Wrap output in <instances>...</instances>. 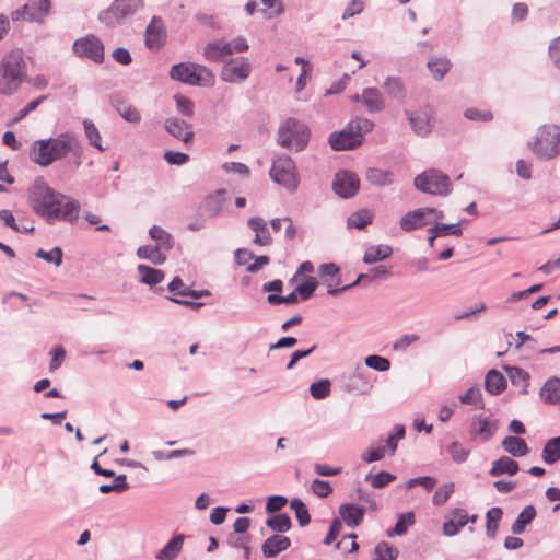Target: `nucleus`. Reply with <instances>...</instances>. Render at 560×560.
<instances>
[{
  "mask_svg": "<svg viewBox=\"0 0 560 560\" xmlns=\"http://www.w3.org/2000/svg\"><path fill=\"white\" fill-rule=\"evenodd\" d=\"M413 185L418 190L429 195L446 197L452 191L450 177L436 168H430L417 175Z\"/></svg>",
  "mask_w": 560,
  "mask_h": 560,
  "instance_id": "obj_8",
  "label": "nucleus"
},
{
  "mask_svg": "<svg viewBox=\"0 0 560 560\" xmlns=\"http://www.w3.org/2000/svg\"><path fill=\"white\" fill-rule=\"evenodd\" d=\"M540 398L550 405L560 402V377L552 376L548 378L539 392Z\"/></svg>",
  "mask_w": 560,
  "mask_h": 560,
  "instance_id": "obj_27",
  "label": "nucleus"
},
{
  "mask_svg": "<svg viewBox=\"0 0 560 560\" xmlns=\"http://www.w3.org/2000/svg\"><path fill=\"white\" fill-rule=\"evenodd\" d=\"M143 7V0H114L106 10L100 12L98 20L107 27H115L132 18Z\"/></svg>",
  "mask_w": 560,
  "mask_h": 560,
  "instance_id": "obj_7",
  "label": "nucleus"
},
{
  "mask_svg": "<svg viewBox=\"0 0 560 560\" xmlns=\"http://www.w3.org/2000/svg\"><path fill=\"white\" fill-rule=\"evenodd\" d=\"M137 270L140 275V281L151 287L159 284L164 279V273L162 270L152 268L147 265H139Z\"/></svg>",
  "mask_w": 560,
  "mask_h": 560,
  "instance_id": "obj_38",
  "label": "nucleus"
},
{
  "mask_svg": "<svg viewBox=\"0 0 560 560\" xmlns=\"http://www.w3.org/2000/svg\"><path fill=\"white\" fill-rule=\"evenodd\" d=\"M290 546L291 540L289 537L275 534L264 541L261 546V551L266 558H275L281 551L287 550Z\"/></svg>",
  "mask_w": 560,
  "mask_h": 560,
  "instance_id": "obj_20",
  "label": "nucleus"
},
{
  "mask_svg": "<svg viewBox=\"0 0 560 560\" xmlns=\"http://www.w3.org/2000/svg\"><path fill=\"white\" fill-rule=\"evenodd\" d=\"M413 524H415L413 512H406V513L399 514L396 525L393 528L387 529L386 535L388 537L405 535L408 530V527Z\"/></svg>",
  "mask_w": 560,
  "mask_h": 560,
  "instance_id": "obj_41",
  "label": "nucleus"
},
{
  "mask_svg": "<svg viewBox=\"0 0 560 560\" xmlns=\"http://www.w3.org/2000/svg\"><path fill=\"white\" fill-rule=\"evenodd\" d=\"M176 108L184 116L191 117L194 115V103L188 97L175 95Z\"/></svg>",
  "mask_w": 560,
  "mask_h": 560,
  "instance_id": "obj_62",
  "label": "nucleus"
},
{
  "mask_svg": "<svg viewBox=\"0 0 560 560\" xmlns=\"http://www.w3.org/2000/svg\"><path fill=\"white\" fill-rule=\"evenodd\" d=\"M541 457L547 465H552L560 459V436L552 438L546 442Z\"/></svg>",
  "mask_w": 560,
  "mask_h": 560,
  "instance_id": "obj_40",
  "label": "nucleus"
},
{
  "mask_svg": "<svg viewBox=\"0 0 560 560\" xmlns=\"http://www.w3.org/2000/svg\"><path fill=\"white\" fill-rule=\"evenodd\" d=\"M499 421L497 419L475 415L471 418L469 434L470 438L479 439L481 442L489 441L497 432Z\"/></svg>",
  "mask_w": 560,
  "mask_h": 560,
  "instance_id": "obj_15",
  "label": "nucleus"
},
{
  "mask_svg": "<svg viewBox=\"0 0 560 560\" xmlns=\"http://www.w3.org/2000/svg\"><path fill=\"white\" fill-rule=\"evenodd\" d=\"M383 88L385 89L388 96L393 98L404 100L406 96V90L402 80L398 77L386 78Z\"/></svg>",
  "mask_w": 560,
  "mask_h": 560,
  "instance_id": "obj_43",
  "label": "nucleus"
},
{
  "mask_svg": "<svg viewBox=\"0 0 560 560\" xmlns=\"http://www.w3.org/2000/svg\"><path fill=\"white\" fill-rule=\"evenodd\" d=\"M361 103L369 113H380L385 107L384 97L376 88H365L361 94Z\"/></svg>",
  "mask_w": 560,
  "mask_h": 560,
  "instance_id": "obj_22",
  "label": "nucleus"
},
{
  "mask_svg": "<svg viewBox=\"0 0 560 560\" xmlns=\"http://www.w3.org/2000/svg\"><path fill=\"white\" fill-rule=\"evenodd\" d=\"M454 492V483L448 482L438 488L435 491L432 503L436 506L443 505L450 499L451 494Z\"/></svg>",
  "mask_w": 560,
  "mask_h": 560,
  "instance_id": "obj_58",
  "label": "nucleus"
},
{
  "mask_svg": "<svg viewBox=\"0 0 560 560\" xmlns=\"http://www.w3.org/2000/svg\"><path fill=\"white\" fill-rule=\"evenodd\" d=\"M318 283L314 277H308L303 283L299 284L295 290L302 300H308L315 292Z\"/></svg>",
  "mask_w": 560,
  "mask_h": 560,
  "instance_id": "obj_59",
  "label": "nucleus"
},
{
  "mask_svg": "<svg viewBox=\"0 0 560 560\" xmlns=\"http://www.w3.org/2000/svg\"><path fill=\"white\" fill-rule=\"evenodd\" d=\"M226 201V190L218 189L206 197L201 208L209 217H217L223 209Z\"/></svg>",
  "mask_w": 560,
  "mask_h": 560,
  "instance_id": "obj_23",
  "label": "nucleus"
},
{
  "mask_svg": "<svg viewBox=\"0 0 560 560\" xmlns=\"http://www.w3.org/2000/svg\"><path fill=\"white\" fill-rule=\"evenodd\" d=\"M406 434L405 427L402 424H396L393 429V431L389 433L388 438L386 439V445L384 446L386 448V454L394 455L398 442L404 439Z\"/></svg>",
  "mask_w": 560,
  "mask_h": 560,
  "instance_id": "obj_48",
  "label": "nucleus"
},
{
  "mask_svg": "<svg viewBox=\"0 0 560 560\" xmlns=\"http://www.w3.org/2000/svg\"><path fill=\"white\" fill-rule=\"evenodd\" d=\"M270 178L290 191H295L299 177L294 161L288 155L277 158L270 168Z\"/></svg>",
  "mask_w": 560,
  "mask_h": 560,
  "instance_id": "obj_10",
  "label": "nucleus"
},
{
  "mask_svg": "<svg viewBox=\"0 0 560 560\" xmlns=\"http://www.w3.org/2000/svg\"><path fill=\"white\" fill-rule=\"evenodd\" d=\"M339 515L348 527H358L364 517L365 509L353 503H345L339 506Z\"/></svg>",
  "mask_w": 560,
  "mask_h": 560,
  "instance_id": "obj_21",
  "label": "nucleus"
},
{
  "mask_svg": "<svg viewBox=\"0 0 560 560\" xmlns=\"http://www.w3.org/2000/svg\"><path fill=\"white\" fill-rule=\"evenodd\" d=\"M502 514V509L497 506L486 513V532L489 537L495 536Z\"/></svg>",
  "mask_w": 560,
  "mask_h": 560,
  "instance_id": "obj_47",
  "label": "nucleus"
},
{
  "mask_svg": "<svg viewBox=\"0 0 560 560\" xmlns=\"http://www.w3.org/2000/svg\"><path fill=\"white\" fill-rule=\"evenodd\" d=\"M503 450L514 457H522L528 454L529 448L523 439L516 436H506L502 441Z\"/></svg>",
  "mask_w": 560,
  "mask_h": 560,
  "instance_id": "obj_32",
  "label": "nucleus"
},
{
  "mask_svg": "<svg viewBox=\"0 0 560 560\" xmlns=\"http://www.w3.org/2000/svg\"><path fill=\"white\" fill-rule=\"evenodd\" d=\"M533 152L544 160H550L560 154V127L542 126L532 145Z\"/></svg>",
  "mask_w": 560,
  "mask_h": 560,
  "instance_id": "obj_9",
  "label": "nucleus"
},
{
  "mask_svg": "<svg viewBox=\"0 0 560 560\" xmlns=\"http://www.w3.org/2000/svg\"><path fill=\"white\" fill-rule=\"evenodd\" d=\"M536 517V509L534 505L525 506L522 512L517 515L516 520L512 524L511 530L514 535H521L524 533L527 525H529Z\"/></svg>",
  "mask_w": 560,
  "mask_h": 560,
  "instance_id": "obj_33",
  "label": "nucleus"
},
{
  "mask_svg": "<svg viewBox=\"0 0 560 560\" xmlns=\"http://www.w3.org/2000/svg\"><path fill=\"white\" fill-rule=\"evenodd\" d=\"M50 0H27L22 8L11 13V18L13 21L26 20L43 23L50 13Z\"/></svg>",
  "mask_w": 560,
  "mask_h": 560,
  "instance_id": "obj_11",
  "label": "nucleus"
},
{
  "mask_svg": "<svg viewBox=\"0 0 560 560\" xmlns=\"http://www.w3.org/2000/svg\"><path fill=\"white\" fill-rule=\"evenodd\" d=\"M511 383L514 386L521 387L520 393L526 395L528 393V385L530 375L527 371L518 366H504Z\"/></svg>",
  "mask_w": 560,
  "mask_h": 560,
  "instance_id": "obj_29",
  "label": "nucleus"
},
{
  "mask_svg": "<svg viewBox=\"0 0 560 560\" xmlns=\"http://www.w3.org/2000/svg\"><path fill=\"white\" fill-rule=\"evenodd\" d=\"M73 51L79 57H85L95 63L104 61V45L95 35H88L73 43Z\"/></svg>",
  "mask_w": 560,
  "mask_h": 560,
  "instance_id": "obj_12",
  "label": "nucleus"
},
{
  "mask_svg": "<svg viewBox=\"0 0 560 560\" xmlns=\"http://www.w3.org/2000/svg\"><path fill=\"white\" fill-rule=\"evenodd\" d=\"M396 476L388 471H380L374 476L368 475L366 480H370V483L375 489H381L387 486L389 482L394 481Z\"/></svg>",
  "mask_w": 560,
  "mask_h": 560,
  "instance_id": "obj_57",
  "label": "nucleus"
},
{
  "mask_svg": "<svg viewBox=\"0 0 560 560\" xmlns=\"http://www.w3.org/2000/svg\"><path fill=\"white\" fill-rule=\"evenodd\" d=\"M366 179L373 185L386 186L393 183L394 174L387 170L372 167L366 172Z\"/></svg>",
  "mask_w": 560,
  "mask_h": 560,
  "instance_id": "obj_42",
  "label": "nucleus"
},
{
  "mask_svg": "<svg viewBox=\"0 0 560 560\" xmlns=\"http://www.w3.org/2000/svg\"><path fill=\"white\" fill-rule=\"evenodd\" d=\"M35 256L37 258H42L46 260L47 262L54 264L55 266L59 267L62 264V249L58 246L54 247L51 250L46 252L42 248H39Z\"/></svg>",
  "mask_w": 560,
  "mask_h": 560,
  "instance_id": "obj_54",
  "label": "nucleus"
},
{
  "mask_svg": "<svg viewBox=\"0 0 560 560\" xmlns=\"http://www.w3.org/2000/svg\"><path fill=\"white\" fill-rule=\"evenodd\" d=\"M364 363L368 368L378 372H385L390 369V361L387 358L372 354L364 359Z\"/></svg>",
  "mask_w": 560,
  "mask_h": 560,
  "instance_id": "obj_56",
  "label": "nucleus"
},
{
  "mask_svg": "<svg viewBox=\"0 0 560 560\" xmlns=\"http://www.w3.org/2000/svg\"><path fill=\"white\" fill-rule=\"evenodd\" d=\"M374 122L368 118L351 119L342 130L329 135L328 143L335 151L352 150L361 145L363 135L371 131Z\"/></svg>",
  "mask_w": 560,
  "mask_h": 560,
  "instance_id": "obj_4",
  "label": "nucleus"
},
{
  "mask_svg": "<svg viewBox=\"0 0 560 560\" xmlns=\"http://www.w3.org/2000/svg\"><path fill=\"white\" fill-rule=\"evenodd\" d=\"M374 214L369 209H361L351 213L347 220L348 228H355L358 230L365 229L372 223Z\"/></svg>",
  "mask_w": 560,
  "mask_h": 560,
  "instance_id": "obj_36",
  "label": "nucleus"
},
{
  "mask_svg": "<svg viewBox=\"0 0 560 560\" xmlns=\"http://www.w3.org/2000/svg\"><path fill=\"white\" fill-rule=\"evenodd\" d=\"M247 224L256 233L254 238L255 244L266 246L271 243V235L264 219L253 217L248 219Z\"/></svg>",
  "mask_w": 560,
  "mask_h": 560,
  "instance_id": "obj_28",
  "label": "nucleus"
},
{
  "mask_svg": "<svg viewBox=\"0 0 560 560\" xmlns=\"http://www.w3.org/2000/svg\"><path fill=\"white\" fill-rule=\"evenodd\" d=\"M164 128L171 136L182 140L186 144L194 139V131L191 126L180 118H166L164 121Z\"/></svg>",
  "mask_w": 560,
  "mask_h": 560,
  "instance_id": "obj_17",
  "label": "nucleus"
},
{
  "mask_svg": "<svg viewBox=\"0 0 560 560\" xmlns=\"http://www.w3.org/2000/svg\"><path fill=\"white\" fill-rule=\"evenodd\" d=\"M459 400L465 405H474L479 409L485 408L482 394L478 387H470L464 395L459 396Z\"/></svg>",
  "mask_w": 560,
  "mask_h": 560,
  "instance_id": "obj_50",
  "label": "nucleus"
},
{
  "mask_svg": "<svg viewBox=\"0 0 560 560\" xmlns=\"http://www.w3.org/2000/svg\"><path fill=\"white\" fill-rule=\"evenodd\" d=\"M447 453L451 455L452 459L455 463L462 464L467 460L470 452L469 450L465 448L459 442L455 441L447 446Z\"/></svg>",
  "mask_w": 560,
  "mask_h": 560,
  "instance_id": "obj_55",
  "label": "nucleus"
},
{
  "mask_svg": "<svg viewBox=\"0 0 560 560\" xmlns=\"http://www.w3.org/2000/svg\"><path fill=\"white\" fill-rule=\"evenodd\" d=\"M69 154H72V165L75 168L80 167L82 148L78 138L70 132L61 133L55 138L36 140L31 151L32 161L45 167Z\"/></svg>",
  "mask_w": 560,
  "mask_h": 560,
  "instance_id": "obj_2",
  "label": "nucleus"
},
{
  "mask_svg": "<svg viewBox=\"0 0 560 560\" xmlns=\"http://www.w3.org/2000/svg\"><path fill=\"white\" fill-rule=\"evenodd\" d=\"M469 522V516L464 509H454L452 511V518L443 524V534L445 536H455L459 533L460 528Z\"/></svg>",
  "mask_w": 560,
  "mask_h": 560,
  "instance_id": "obj_24",
  "label": "nucleus"
},
{
  "mask_svg": "<svg viewBox=\"0 0 560 560\" xmlns=\"http://www.w3.org/2000/svg\"><path fill=\"white\" fill-rule=\"evenodd\" d=\"M83 128H84L85 137L92 147L96 148L101 152H104L107 150V148H104L102 145V138H101L100 131L92 120L85 118L83 120Z\"/></svg>",
  "mask_w": 560,
  "mask_h": 560,
  "instance_id": "obj_45",
  "label": "nucleus"
},
{
  "mask_svg": "<svg viewBox=\"0 0 560 560\" xmlns=\"http://www.w3.org/2000/svg\"><path fill=\"white\" fill-rule=\"evenodd\" d=\"M222 48L220 47L219 40L210 42L206 45L203 49V56L207 60L212 62H222L225 61V58L222 52Z\"/></svg>",
  "mask_w": 560,
  "mask_h": 560,
  "instance_id": "obj_51",
  "label": "nucleus"
},
{
  "mask_svg": "<svg viewBox=\"0 0 560 560\" xmlns=\"http://www.w3.org/2000/svg\"><path fill=\"white\" fill-rule=\"evenodd\" d=\"M27 78V63L22 49H12L0 61V94L13 95Z\"/></svg>",
  "mask_w": 560,
  "mask_h": 560,
  "instance_id": "obj_3",
  "label": "nucleus"
},
{
  "mask_svg": "<svg viewBox=\"0 0 560 560\" xmlns=\"http://www.w3.org/2000/svg\"><path fill=\"white\" fill-rule=\"evenodd\" d=\"M432 77L436 81H441L445 74L451 70L452 62L446 57H432L427 63Z\"/></svg>",
  "mask_w": 560,
  "mask_h": 560,
  "instance_id": "obj_34",
  "label": "nucleus"
},
{
  "mask_svg": "<svg viewBox=\"0 0 560 560\" xmlns=\"http://www.w3.org/2000/svg\"><path fill=\"white\" fill-rule=\"evenodd\" d=\"M374 555L375 557L373 560H396L399 551L398 549L390 547L388 542L381 541L376 545Z\"/></svg>",
  "mask_w": 560,
  "mask_h": 560,
  "instance_id": "obj_49",
  "label": "nucleus"
},
{
  "mask_svg": "<svg viewBox=\"0 0 560 560\" xmlns=\"http://www.w3.org/2000/svg\"><path fill=\"white\" fill-rule=\"evenodd\" d=\"M308 127L296 118H287L278 128V143L283 148L293 147L295 151H302L310 141Z\"/></svg>",
  "mask_w": 560,
  "mask_h": 560,
  "instance_id": "obj_6",
  "label": "nucleus"
},
{
  "mask_svg": "<svg viewBox=\"0 0 560 560\" xmlns=\"http://www.w3.org/2000/svg\"><path fill=\"white\" fill-rule=\"evenodd\" d=\"M393 254V249L388 245H376L366 248L363 255L364 264H375L388 258Z\"/></svg>",
  "mask_w": 560,
  "mask_h": 560,
  "instance_id": "obj_35",
  "label": "nucleus"
},
{
  "mask_svg": "<svg viewBox=\"0 0 560 560\" xmlns=\"http://www.w3.org/2000/svg\"><path fill=\"white\" fill-rule=\"evenodd\" d=\"M311 488L314 494L319 498H327L332 492V488L327 480L315 479Z\"/></svg>",
  "mask_w": 560,
  "mask_h": 560,
  "instance_id": "obj_63",
  "label": "nucleus"
},
{
  "mask_svg": "<svg viewBox=\"0 0 560 560\" xmlns=\"http://www.w3.org/2000/svg\"><path fill=\"white\" fill-rule=\"evenodd\" d=\"M170 77L175 81L198 86H212L215 81L210 69L194 62L174 65L170 70Z\"/></svg>",
  "mask_w": 560,
  "mask_h": 560,
  "instance_id": "obj_5",
  "label": "nucleus"
},
{
  "mask_svg": "<svg viewBox=\"0 0 560 560\" xmlns=\"http://www.w3.org/2000/svg\"><path fill=\"white\" fill-rule=\"evenodd\" d=\"M152 454L158 460H170L177 457L190 456L194 454V451L189 448L173 450L166 453L163 451H154Z\"/></svg>",
  "mask_w": 560,
  "mask_h": 560,
  "instance_id": "obj_61",
  "label": "nucleus"
},
{
  "mask_svg": "<svg viewBox=\"0 0 560 560\" xmlns=\"http://www.w3.org/2000/svg\"><path fill=\"white\" fill-rule=\"evenodd\" d=\"M506 387V380L503 374L497 370H490L485 377V388L491 395L502 393Z\"/></svg>",
  "mask_w": 560,
  "mask_h": 560,
  "instance_id": "obj_30",
  "label": "nucleus"
},
{
  "mask_svg": "<svg viewBox=\"0 0 560 560\" xmlns=\"http://www.w3.org/2000/svg\"><path fill=\"white\" fill-rule=\"evenodd\" d=\"M345 388L348 393L366 395L373 388V381L371 380L370 373L365 369L358 366L353 371L352 375L350 376V381L346 384Z\"/></svg>",
  "mask_w": 560,
  "mask_h": 560,
  "instance_id": "obj_16",
  "label": "nucleus"
},
{
  "mask_svg": "<svg viewBox=\"0 0 560 560\" xmlns=\"http://www.w3.org/2000/svg\"><path fill=\"white\" fill-rule=\"evenodd\" d=\"M250 70L252 67L247 59L232 58L223 66L220 77L228 83H241L249 77Z\"/></svg>",
  "mask_w": 560,
  "mask_h": 560,
  "instance_id": "obj_14",
  "label": "nucleus"
},
{
  "mask_svg": "<svg viewBox=\"0 0 560 560\" xmlns=\"http://www.w3.org/2000/svg\"><path fill=\"white\" fill-rule=\"evenodd\" d=\"M518 470L520 466L517 462L508 456H502L499 459L492 462L489 475L492 477H499L501 475L514 476Z\"/></svg>",
  "mask_w": 560,
  "mask_h": 560,
  "instance_id": "obj_26",
  "label": "nucleus"
},
{
  "mask_svg": "<svg viewBox=\"0 0 560 560\" xmlns=\"http://www.w3.org/2000/svg\"><path fill=\"white\" fill-rule=\"evenodd\" d=\"M411 129L419 137L428 136L432 130L431 118L428 113L419 112H406Z\"/></svg>",
  "mask_w": 560,
  "mask_h": 560,
  "instance_id": "obj_25",
  "label": "nucleus"
},
{
  "mask_svg": "<svg viewBox=\"0 0 560 560\" xmlns=\"http://www.w3.org/2000/svg\"><path fill=\"white\" fill-rule=\"evenodd\" d=\"M435 485H436V479L434 477L422 476V477L410 478L409 480H407L405 486L407 489H411L416 486H421L428 492H430L431 490H433Z\"/></svg>",
  "mask_w": 560,
  "mask_h": 560,
  "instance_id": "obj_60",
  "label": "nucleus"
},
{
  "mask_svg": "<svg viewBox=\"0 0 560 560\" xmlns=\"http://www.w3.org/2000/svg\"><path fill=\"white\" fill-rule=\"evenodd\" d=\"M310 393L315 399H324L330 394V381L325 378L314 382L310 386Z\"/></svg>",
  "mask_w": 560,
  "mask_h": 560,
  "instance_id": "obj_53",
  "label": "nucleus"
},
{
  "mask_svg": "<svg viewBox=\"0 0 560 560\" xmlns=\"http://www.w3.org/2000/svg\"><path fill=\"white\" fill-rule=\"evenodd\" d=\"M266 525L276 533H287L291 529L292 522L288 514L281 513L267 518Z\"/></svg>",
  "mask_w": 560,
  "mask_h": 560,
  "instance_id": "obj_46",
  "label": "nucleus"
},
{
  "mask_svg": "<svg viewBox=\"0 0 560 560\" xmlns=\"http://www.w3.org/2000/svg\"><path fill=\"white\" fill-rule=\"evenodd\" d=\"M331 188L341 198H352L360 189V179L351 171H339L334 177Z\"/></svg>",
  "mask_w": 560,
  "mask_h": 560,
  "instance_id": "obj_13",
  "label": "nucleus"
},
{
  "mask_svg": "<svg viewBox=\"0 0 560 560\" xmlns=\"http://www.w3.org/2000/svg\"><path fill=\"white\" fill-rule=\"evenodd\" d=\"M429 233H436L439 236H444L447 234H453L456 236L462 235V228L459 223L445 224V223H435L432 228L428 230Z\"/></svg>",
  "mask_w": 560,
  "mask_h": 560,
  "instance_id": "obj_52",
  "label": "nucleus"
},
{
  "mask_svg": "<svg viewBox=\"0 0 560 560\" xmlns=\"http://www.w3.org/2000/svg\"><path fill=\"white\" fill-rule=\"evenodd\" d=\"M165 27L159 16H153L145 30V45L150 49H158L163 45L165 38Z\"/></svg>",
  "mask_w": 560,
  "mask_h": 560,
  "instance_id": "obj_19",
  "label": "nucleus"
},
{
  "mask_svg": "<svg viewBox=\"0 0 560 560\" xmlns=\"http://www.w3.org/2000/svg\"><path fill=\"white\" fill-rule=\"evenodd\" d=\"M28 202L33 211L49 224L56 221L75 222L81 208L78 200L56 191L43 178L34 180Z\"/></svg>",
  "mask_w": 560,
  "mask_h": 560,
  "instance_id": "obj_1",
  "label": "nucleus"
},
{
  "mask_svg": "<svg viewBox=\"0 0 560 560\" xmlns=\"http://www.w3.org/2000/svg\"><path fill=\"white\" fill-rule=\"evenodd\" d=\"M149 235L152 240L156 241L155 246L160 247L162 250L168 252L173 248V237L163 228L153 225L149 230Z\"/></svg>",
  "mask_w": 560,
  "mask_h": 560,
  "instance_id": "obj_37",
  "label": "nucleus"
},
{
  "mask_svg": "<svg viewBox=\"0 0 560 560\" xmlns=\"http://www.w3.org/2000/svg\"><path fill=\"white\" fill-rule=\"evenodd\" d=\"M114 106L117 110V113L128 122L131 124H139L141 120V115L138 112L136 107L132 105L124 102V101H116L114 103Z\"/></svg>",
  "mask_w": 560,
  "mask_h": 560,
  "instance_id": "obj_44",
  "label": "nucleus"
},
{
  "mask_svg": "<svg viewBox=\"0 0 560 560\" xmlns=\"http://www.w3.org/2000/svg\"><path fill=\"white\" fill-rule=\"evenodd\" d=\"M185 535L178 534L174 536L156 555L161 560H173L177 557L183 548Z\"/></svg>",
  "mask_w": 560,
  "mask_h": 560,
  "instance_id": "obj_31",
  "label": "nucleus"
},
{
  "mask_svg": "<svg viewBox=\"0 0 560 560\" xmlns=\"http://www.w3.org/2000/svg\"><path fill=\"white\" fill-rule=\"evenodd\" d=\"M137 256L140 259H148L154 265H162L166 260V255L158 246H140L137 249Z\"/></svg>",
  "mask_w": 560,
  "mask_h": 560,
  "instance_id": "obj_39",
  "label": "nucleus"
},
{
  "mask_svg": "<svg viewBox=\"0 0 560 560\" xmlns=\"http://www.w3.org/2000/svg\"><path fill=\"white\" fill-rule=\"evenodd\" d=\"M431 208H420L413 211L407 212L400 220L401 230L409 232L431 223L428 219L430 215Z\"/></svg>",
  "mask_w": 560,
  "mask_h": 560,
  "instance_id": "obj_18",
  "label": "nucleus"
},
{
  "mask_svg": "<svg viewBox=\"0 0 560 560\" xmlns=\"http://www.w3.org/2000/svg\"><path fill=\"white\" fill-rule=\"evenodd\" d=\"M288 503V499L283 495H271L266 503L267 513H276L283 509Z\"/></svg>",
  "mask_w": 560,
  "mask_h": 560,
  "instance_id": "obj_64",
  "label": "nucleus"
}]
</instances>
